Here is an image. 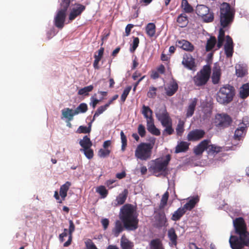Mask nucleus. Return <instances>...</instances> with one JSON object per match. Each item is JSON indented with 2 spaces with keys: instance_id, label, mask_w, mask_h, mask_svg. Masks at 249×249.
Here are the masks:
<instances>
[{
  "instance_id": "nucleus-1",
  "label": "nucleus",
  "mask_w": 249,
  "mask_h": 249,
  "mask_svg": "<svg viewBox=\"0 0 249 249\" xmlns=\"http://www.w3.org/2000/svg\"><path fill=\"white\" fill-rule=\"evenodd\" d=\"M119 217L120 219L114 223L112 233L115 237H118L124 230L133 231L138 228V214L136 208L132 204H125L120 209Z\"/></svg>"
},
{
  "instance_id": "nucleus-2",
  "label": "nucleus",
  "mask_w": 249,
  "mask_h": 249,
  "mask_svg": "<svg viewBox=\"0 0 249 249\" xmlns=\"http://www.w3.org/2000/svg\"><path fill=\"white\" fill-rule=\"evenodd\" d=\"M155 138H152L149 143H140L135 150V157L142 160H147L150 159L151 157L152 149L155 142Z\"/></svg>"
},
{
  "instance_id": "nucleus-3",
  "label": "nucleus",
  "mask_w": 249,
  "mask_h": 249,
  "mask_svg": "<svg viewBox=\"0 0 249 249\" xmlns=\"http://www.w3.org/2000/svg\"><path fill=\"white\" fill-rule=\"evenodd\" d=\"M156 116L161 125L165 127L162 131L164 136L171 135L174 130L172 127V121L165 107H161L156 112Z\"/></svg>"
},
{
  "instance_id": "nucleus-4",
  "label": "nucleus",
  "mask_w": 249,
  "mask_h": 249,
  "mask_svg": "<svg viewBox=\"0 0 249 249\" xmlns=\"http://www.w3.org/2000/svg\"><path fill=\"white\" fill-rule=\"evenodd\" d=\"M235 11L229 3L223 2L220 8V22L221 26L224 28L231 24L234 17Z\"/></svg>"
},
{
  "instance_id": "nucleus-5",
  "label": "nucleus",
  "mask_w": 249,
  "mask_h": 249,
  "mask_svg": "<svg viewBox=\"0 0 249 249\" xmlns=\"http://www.w3.org/2000/svg\"><path fill=\"white\" fill-rule=\"evenodd\" d=\"M234 95V87L230 85H226L221 87L217 92L216 99L219 104L226 105L233 100Z\"/></svg>"
},
{
  "instance_id": "nucleus-6",
  "label": "nucleus",
  "mask_w": 249,
  "mask_h": 249,
  "mask_svg": "<svg viewBox=\"0 0 249 249\" xmlns=\"http://www.w3.org/2000/svg\"><path fill=\"white\" fill-rule=\"evenodd\" d=\"M142 113L146 119V126L148 131L152 134L159 136L160 130L154 124V120L152 117L153 111L148 106L143 105Z\"/></svg>"
},
{
  "instance_id": "nucleus-7",
  "label": "nucleus",
  "mask_w": 249,
  "mask_h": 249,
  "mask_svg": "<svg viewBox=\"0 0 249 249\" xmlns=\"http://www.w3.org/2000/svg\"><path fill=\"white\" fill-rule=\"evenodd\" d=\"M72 0H61L60 2V9L57 13L54 19L55 26L59 28L62 29L64 26V22L66 17V11Z\"/></svg>"
},
{
  "instance_id": "nucleus-8",
  "label": "nucleus",
  "mask_w": 249,
  "mask_h": 249,
  "mask_svg": "<svg viewBox=\"0 0 249 249\" xmlns=\"http://www.w3.org/2000/svg\"><path fill=\"white\" fill-rule=\"evenodd\" d=\"M211 73L210 66L205 65L202 69L193 77V82L196 87H202L205 85L209 81Z\"/></svg>"
},
{
  "instance_id": "nucleus-9",
  "label": "nucleus",
  "mask_w": 249,
  "mask_h": 249,
  "mask_svg": "<svg viewBox=\"0 0 249 249\" xmlns=\"http://www.w3.org/2000/svg\"><path fill=\"white\" fill-rule=\"evenodd\" d=\"M171 159L170 154L166 155L164 158H158L153 161L154 164L151 165L149 170H152L154 173L165 172L167 170V167Z\"/></svg>"
},
{
  "instance_id": "nucleus-10",
  "label": "nucleus",
  "mask_w": 249,
  "mask_h": 249,
  "mask_svg": "<svg viewBox=\"0 0 249 249\" xmlns=\"http://www.w3.org/2000/svg\"><path fill=\"white\" fill-rule=\"evenodd\" d=\"M229 242L232 249H242L245 246H249V237L231 235Z\"/></svg>"
},
{
  "instance_id": "nucleus-11",
  "label": "nucleus",
  "mask_w": 249,
  "mask_h": 249,
  "mask_svg": "<svg viewBox=\"0 0 249 249\" xmlns=\"http://www.w3.org/2000/svg\"><path fill=\"white\" fill-rule=\"evenodd\" d=\"M233 225L235 232L237 234L244 237H249V232L247 231L246 223L243 217H239L233 220Z\"/></svg>"
},
{
  "instance_id": "nucleus-12",
  "label": "nucleus",
  "mask_w": 249,
  "mask_h": 249,
  "mask_svg": "<svg viewBox=\"0 0 249 249\" xmlns=\"http://www.w3.org/2000/svg\"><path fill=\"white\" fill-rule=\"evenodd\" d=\"M249 125V122L247 118H243L242 122L238 124V127L234 132L233 139L236 141L242 140L247 132V127Z\"/></svg>"
},
{
  "instance_id": "nucleus-13",
  "label": "nucleus",
  "mask_w": 249,
  "mask_h": 249,
  "mask_svg": "<svg viewBox=\"0 0 249 249\" xmlns=\"http://www.w3.org/2000/svg\"><path fill=\"white\" fill-rule=\"evenodd\" d=\"M232 122L231 117L227 114H217L215 116V124L219 127H228Z\"/></svg>"
},
{
  "instance_id": "nucleus-14",
  "label": "nucleus",
  "mask_w": 249,
  "mask_h": 249,
  "mask_svg": "<svg viewBox=\"0 0 249 249\" xmlns=\"http://www.w3.org/2000/svg\"><path fill=\"white\" fill-rule=\"evenodd\" d=\"M205 135L204 130L200 129H196L190 131L187 136L189 141H197L203 138Z\"/></svg>"
},
{
  "instance_id": "nucleus-15",
  "label": "nucleus",
  "mask_w": 249,
  "mask_h": 249,
  "mask_svg": "<svg viewBox=\"0 0 249 249\" xmlns=\"http://www.w3.org/2000/svg\"><path fill=\"white\" fill-rule=\"evenodd\" d=\"M182 64L190 70H195L196 67L195 58L191 54L188 53L183 54Z\"/></svg>"
},
{
  "instance_id": "nucleus-16",
  "label": "nucleus",
  "mask_w": 249,
  "mask_h": 249,
  "mask_svg": "<svg viewBox=\"0 0 249 249\" xmlns=\"http://www.w3.org/2000/svg\"><path fill=\"white\" fill-rule=\"evenodd\" d=\"M226 43L224 45L225 53L228 58L231 57L233 53V42L231 37L229 35L226 37Z\"/></svg>"
},
{
  "instance_id": "nucleus-17",
  "label": "nucleus",
  "mask_w": 249,
  "mask_h": 249,
  "mask_svg": "<svg viewBox=\"0 0 249 249\" xmlns=\"http://www.w3.org/2000/svg\"><path fill=\"white\" fill-rule=\"evenodd\" d=\"M211 143V141L208 139L201 141L198 145L194 148L193 152L196 156L201 155L205 150H207L208 144Z\"/></svg>"
},
{
  "instance_id": "nucleus-18",
  "label": "nucleus",
  "mask_w": 249,
  "mask_h": 249,
  "mask_svg": "<svg viewBox=\"0 0 249 249\" xmlns=\"http://www.w3.org/2000/svg\"><path fill=\"white\" fill-rule=\"evenodd\" d=\"M155 226L156 228H160L166 227L168 225L167 220L164 212H160L155 216Z\"/></svg>"
},
{
  "instance_id": "nucleus-19",
  "label": "nucleus",
  "mask_w": 249,
  "mask_h": 249,
  "mask_svg": "<svg viewBox=\"0 0 249 249\" xmlns=\"http://www.w3.org/2000/svg\"><path fill=\"white\" fill-rule=\"evenodd\" d=\"M178 88V84L175 80H174L170 82L167 87L164 88L166 95L168 96H173L177 91Z\"/></svg>"
},
{
  "instance_id": "nucleus-20",
  "label": "nucleus",
  "mask_w": 249,
  "mask_h": 249,
  "mask_svg": "<svg viewBox=\"0 0 249 249\" xmlns=\"http://www.w3.org/2000/svg\"><path fill=\"white\" fill-rule=\"evenodd\" d=\"M85 9V6L81 4H76V8H73L69 15V20H74L77 16L80 15Z\"/></svg>"
},
{
  "instance_id": "nucleus-21",
  "label": "nucleus",
  "mask_w": 249,
  "mask_h": 249,
  "mask_svg": "<svg viewBox=\"0 0 249 249\" xmlns=\"http://www.w3.org/2000/svg\"><path fill=\"white\" fill-rule=\"evenodd\" d=\"M177 45L183 50L191 52H193L195 48L191 42L186 40H178Z\"/></svg>"
},
{
  "instance_id": "nucleus-22",
  "label": "nucleus",
  "mask_w": 249,
  "mask_h": 249,
  "mask_svg": "<svg viewBox=\"0 0 249 249\" xmlns=\"http://www.w3.org/2000/svg\"><path fill=\"white\" fill-rule=\"evenodd\" d=\"M128 194L127 189H125L116 197L115 200V206L123 205L126 199Z\"/></svg>"
},
{
  "instance_id": "nucleus-23",
  "label": "nucleus",
  "mask_w": 249,
  "mask_h": 249,
  "mask_svg": "<svg viewBox=\"0 0 249 249\" xmlns=\"http://www.w3.org/2000/svg\"><path fill=\"white\" fill-rule=\"evenodd\" d=\"M168 236L170 240V242L169 243L170 246H176L177 245L178 236L173 228L169 229L168 231Z\"/></svg>"
},
{
  "instance_id": "nucleus-24",
  "label": "nucleus",
  "mask_w": 249,
  "mask_h": 249,
  "mask_svg": "<svg viewBox=\"0 0 249 249\" xmlns=\"http://www.w3.org/2000/svg\"><path fill=\"white\" fill-rule=\"evenodd\" d=\"M71 183L70 181H67L65 184L61 186L60 188V196L62 200H64L67 196V192L71 186Z\"/></svg>"
},
{
  "instance_id": "nucleus-25",
  "label": "nucleus",
  "mask_w": 249,
  "mask_h": 249,
  "mask_svg": "<svg viewBox=\"0 0 249 249\" xmlns=\"http://www.w3.org/2000/svg\"><path fill=\"white\" fill-rule=\"evenodd\" d=\"M149 245L150 249H164L162 241L160 238L151 240Z\"/></svg>"
},
{
  "instance_id": "nucleus-26",
  "label": "nucleus",
  "mask_w": 249,
  "mask_h": 249,
  "mask_svg": "<svg viewBox=\"0 0 249 249\" xmlns=\"http://www.w3.org/2000/svg\"><path fill=\"white\" fill-rule=\"evenodd\" d=\"M199 198L197 196L194 197L190 199L182 207L186 212L187 210H191L195 207L196 204L198 202Z\"/></svg>"
},
{
  "instance_id": "nucleus-27",
  "label": "nucleus",
  "mask_w": 249,
  "mask_h": 249,
  "mask_svg": "<svg viewBox=\"0 0 249 249\" xmlns=\"http://www.w3.org/2000/svg\"><path fill=\"white\" fill-rule=\"evenodd\" d=\"M104 52V48L103 47L100 48L98 51V54L94 55L95 59L93 62V66L95 69H99V62L103 57Z\"/></svg>"
},
{
  "instance_id": "nucleus-28",
  "label": "nucleus",
  "mask_w": 249,
  "mask_h": 249,
  "mask_svg": "<svg viewBox=\"0 0 249 249\" xmlns=\"http://www.w3.org/2000/svg\"><path fill=\"white\" fill-rule=\"evenodd\" d=\"M177 22L180 27H185L188 23V17L185 13H182L178 16Z\"/></svg>"
},
{
  "instance_id": "nucleus-29",
  "label": "nucleus",
  "mask_w": 249,
  "mask_h": 249,
  "mask_svg": "<svg viewBox=\"0 0 249 249\" xmlns=\"http://www.w3.org/2000/svg\"><path fill=\"white\" fill-rule=\"evenodd\" d=\"M189 143L186 142H180L176 147L175 153H179L187 151L189 149Z\"/></svg>"
},
{
  "instance_id": "nucleus-30",
  "label": "nucleus",
  "mask_w": 249,
  "mask_h": 249,
  "mask_svg": "<svg viewBox=\"0 0 249 249\" xmlns=\"http://www.w3.org/2000/svg\"><path fill=\"white\" fill-rule=\"evenodd\" d=\"M121 247L123 249H132L133 244L124 235L121 239Z\"/></svg>"
},
{
  "instance_id": "nucleus-31",
  "label": "nucleus",
  "mask_w": 249,
  "mask_h": 249,
  "mask_svg": "<svg viewBox=\"0 0 249 249\" xmlns=\"http://www.w3.org/2000/svg\"><path fill=\"white\" fill-rule=\"evenodd\" d=\"M210 9L204 5H199L196 7V13L202 18L206 16L209 12Z\"/></svg>"
},
{
  "instance_id": "nucleus-32",
  "label": "nucleus",
  "mask_w": 249,
  "mask_h": 249,
  "mask_svg": "<svg viewBox=\"0 0 249 249\" xmlns=\"http://www.w3.org/2000/svg\"><path fill=\"white\" fill-rule=\"evenodd\" d=\"M240 97L245 99L249 96V83L243 84L240 89Z\"/></svg>"
},
{
  "instance_id": "nucleus-33",
  "label": "nucleus",
  "mask_w": 249,
  "mask_h": 249,
  "mask_svg": "<svg viewBox=\"0 0 249 249\" xmlns=\"http://www.w3.org/2000/svg\"><path fill=\"white\" fill-rule=\"evenodd\" d=\"M221 77V70L220 68H215L213 70L212 76V82L213 84H218Z\"/></svg>"
},
{
  "instance_id": "nucleus-34",
  "label": "nucleus",
  "mask_w": 249,
  "mask_h": 249,
  "mask_svg": "<svg viewBox=\"0 0 249 249\" xmlns=\"http://www.w3.org/2000/svg\"><path fill=\"white\" fill-rule=\"evenodd\" d=\"M62 114L63 117L67 119L69 121L73 120V116L76 115L74 114V110L69 108H65L62 110Z\"/></svg>"
},
{
  "instance_id": "nucleus-35",
  "label": "nucleus",
  "mask_w": 249,
  "mask_h": 249,
  "mask_svg": "<svg viewBox=\"0 0 249 249\" xmlns=\"http://www.w3.org/2000/svg\"><path fill=\"white\" fill-rule=\"evenodd\" d=\"M146 33L150 37L155 36L156 33V25L154 23H149L145 27Z\"/></svg>"
},
{
  "instance_id": "nucleus-36",
  "label": "nucleus",
  "mask_w": 249,
  "mask_h": 249,
  "mask_svg": "<svg viewBox=\"0 0 249 249\" xmlns=\"http://www.w3.org/2000/svg\"><path fill=\"white\" fill-rule=\"evenodd\" d=\"M79 144L82 147V149L89 148L92 145V142L87 136H85L83 139L80 141Z\"/></svg>"
},
{
  "instance_id": "nucleus-37",
  "label": "nucleus",
  "mask_w": 249,
  "mask_h": 249,
  "mask_svg": "<svg viewBox=\"0 0 249 249\" xmlns=\"http://www.w3.org/2000/svg\"><path fill=\"white\" fill-rule=\"evenodd\" d=\"M185 213L186 212L182 207L179 208L174 213L172 216L171 219L175 221H178Z\"/></svg>"
},
{
  "instance_id": "nucleus-38",
  "label": "nucleus",
  "mask_w": 249,
  "mask_h": 249,
  "mask_svg": "<svg viewBox=\"0 0 249 249\" xmlns=\"http://www.w3.org/2000/svg\"><path fill=\"white\" fill-rule=\"evenodd\" d=\"M222 148L215 144H208L207 151L209 154H217L221 151Z\"/></svg>"
},
{
  "instance_id": "nucleus-39",
  "label": "nucleus",
  "mask_w": 249,
  "mask_h": 249,
  "mask_svg": "<svg viewBox=\"0 0 249 249\" xmlns=\"http://www.w3.org/2000/svg\"><path fill=\"white\" fill-rule=\"evenodd\" d=\"M216 43L215 37L212 36L207 40L206 45V51L209 52L211 51L214 47Z\"/></svg>"
},
{
  "instance_id": "nucleus-40",
  "label": "nucleus",
  "mask_w": 249,
  "mask_h": 249,
  "mask_svg": "<svg viewBox=\"0 0 249 249\" xmlns=\"http://www.w3.org/2000/svg\"><path fill=\"white\" fill-rule=\"evenodd\" d=\"M225 37V31L223 29V28H220L219 30V34L217 37V47L218 49L220 48L223 44V42L224 41Z\"/></svg>"
},
{
  "instance_id": "nucleus-41",
  "label": "nucleus",
  "mask_w": 249,
  "mask_h": 249,
  "mask_svg": "<svg viewBox=\"0 0 249 249\" xmlns=\"http://www.w3.org/2000/svg\"><path fill=\"white\" fill-rule=\"evenodd\" d=\"M88 109L87 105L85 103H81L74 110V114L77 115L79 113H84Z\"/></svg>"
},
{
  "instance_id": "nucleus-42",
  "label": "nucleus",
  "mask_w": 249,
  "mask_h": 249,
  "mask_svg": "<svg viewBox=\"0 0 249 249\" xmlns=\"http://www.w3.org/2000/svg\"><path fill=\"white\" fill-rule=\"evenodd\" d=\"M93 89L92 85H89L80 89L78 91V94L80 95H84L88 96L89 95V92L91 91Z\"/></svg>"
},
{
  "instance_id": "nucleus-43",
  "label": "nucleus",
  "mask_w": 249,
  "mask_h": 249,
  "mask_svg": "<svg viewBox=\"0 0 249 249\" xmlns=\"http://www.w3.org/2000/svg\"><path fill=\"white\" fill-rule=\"evenodd\" d=\"M181 7L186 13H191L193 11V8L188 3L187 0H182Z\"/></svg>"
},
{
  "instance_id": "nucleus-44",
  "label": "nucleus",
  "mask_w": 249,
  "mask_h": 249,
  "mask_svg": "<svg viewBox=\"0 0 249 249\" xmlns=\"http://www.w3.org/2000/svg\"><path fill=\"white\" fill-rule=\"evenodd\" d=\"M80 151L82 152H83L85 156L88 159H91L93 157V150L91 148V147L85 149H80Z\"/></svg>"
},
{
  "instance_id": "nucleus-45",
  "label": "nucleus",
  "mask_w": 249,
  "mask_h": 249,
  "mask_svg": "<svg viewBox=\"0 0 249 249\" xmlns=\"http://www.w3.org/2000/svg\"><path fill=\"white\" fill-rule=\"evenodd\" d=\"M247 73V70L240 65L236 66V74L238 77H243Z\"/></svg>"
},
{
  "instance_id": "nucleus-46",
  "label": "nucleus",
  "mask_w": 249,
  "mask_h": 249,
  "mask_svg": "<svg viewBox=\"0 0 249 249\" xmlns=\"http://www.w3.org/2000/svg\"><path fill=\"white\" fill-rule=\"evenodd\" d=\"M169 194L168 192L166 191L162 196L159 206L160 209L163 208L166 205L169 198Z\"/></svg>"
},
{
  "instance_id": "nucleus-47",
  "label": "nucleus",
  "mask_w": 249,
  "mask_h": 249,
  "mask_svg": "<svg viewBox=\"0 0 249 249\" xmlns=\"http://www.w3.org/2000/svg\"><path fill=\"white\" fill-rule=\"evenodd\" d=\"M91 131V125L89 124V126L80 125L77 129L76 132L77 133H89Z\"/></svg>"
},
{
  "instance_id": "nucleus-48",
  "label": "nucleus",
  "mask_w": 249,
  "mask_h": 249,
  "mask_svg": "<svg viewBox=\"0 0 249 249\" xmlns=\"http://www.w3.org/2000/svg\"><path fill=\"white\" fill-rule=\"evenodd\" d=\"M120 135L122 142L121 150L123 151H124L125 150L127 146V138L123 131H121Z\"/></svg>"
},
{
  "instance_id": "nucleus-49",
  "label": "nucleus",
  "mask_w": 249,
  "mask_h": 249,
  "mask_svg": "<svg viewBox=\"0 0 249 249\" xmlns=\"http://www.w3.org/2000/svg\"><path fill=\"white\" fill-rule=\"evenodd\" d=\"M96 192L98 193L103 198L106 197L108 194L107 190L106 189L104 186L102 185L99 186L97 188Z\"/></svg>"
},
{
  "instance_id": "nucleus-50",
  "label": "nucleus",
  "mask_w": 249,
  "mask_h": 249,
  "mask_svg": "<svg viewBox=\"0 0 249 249\" xmlns=\"http://www.w3.org/2000/svg\"><path fill=\"white\" fill-rule=\"evenodd\" d=\"M133 43L131 45L132 46L130 48V51L131 53H134L135 51L139 46L140 42L139 38L138 37H133Z\"/></svg>"
},
{
  "instance_id": "nucleus-51",
  "label": "nucleus",
  "mask_w": 249,
  "mask_h": 249,
  "mask_svg": "<svg viewBox=\"0 0 249 249\" xmlns=\"http://www.w3.org/2000/svg\"><path fill=\"white\" fill-rule=\"evenodd\" d=\"M131 86H128L124 90L121 96V100L122 102H124L127 96L129 94V93L130 92L131 89Z\"/></svg>"
},
{
  "instance_id": "nucleus-52",
  "label": "nucleus",
  "mask_w": 249,
  "mask_h": 249,
  "mask_svg": "<svg viewBox=\"0 0 249 249\" xmlns=\"http://www.w3.org/2000/svg\"><path fill=\"white\" fill-rule=\"evenodd\" d=\"M110 152V150L107 149H100L98 154L100 158H105L109 155Z\"/></svg>"
},
{
  "instance_id": "nucleus-53",
  "label": "nucleus",
  "mask_w": 249,
  "mask_h": 249,
  "mask_svg": "<svg viewBox=\"0 0 249 249\" xmlns=\"http://www.w3.org/2000/svg\"><path fill=\"white\" fill-rule=\"evenodd\" d=\"M176 130L177 135L178 136H181L184 131V123L183 122H179L177 125Z\"/></svg>"
},
{
  "instance_id": "nucleus-54",
  "label": "nucleus",
  "mask_w": 249,
  "mask_h": 249,
  "mask_svg": "<svg viewBox=\"0 0 249 249\" xmlns=\"http://www.w3.org/2000/svg\"><path fill=\"white\" fill-rule=\"evenodd\" d=\"M85 244L87 249H98L94 243L90 239H87L85 241Z\"/></svg>"
},
{
  "instance_id": "nucleus-55",
  "label": "nucleus",
  "mask_w": 249,
  "mask_h": 249,
  "mask_svg": "<svg viewBox=\"0 0 249 249\" xmlns=\"http://www.w3.org/2000/svg\"><path fill=\"white\" fill-rule=\"evenodd\" d=\"M108 107L107 105L106 104L99 107L94 113V117H98L99 115L103 113Z\"/></svg>"
},
{
  "instance_id": "nucleus-56",
  "label": "nucleus",
  "mask_w": 249,
  "mask_h": 249,
  "mask_svg": "<svg viewBox=\"0 0 249 249\" xmlns=\"http://www.w3.org/2000/svg\"><path fill=\"white\" fill-rule=\"evenodd\" d=\"M157 88L154 87H151L149 90L147 92V96L150 98H154L157 95L156 94Z\"/></svg>"
},
{
  "instance_id": "nucleus-57",
  "label": "nucleus",
  "mask_w": 249,
  "mask_h": 249,
  "mask_svg": "<svg viewBox=\"0 0 249 249\" xmlns=\"http://www.w3.org/2000/svg\"><path fill=\"white\" fill-rule=\"evenodd\" d=\"M138 133L141 137H144L146 135L145 127L142 124H140L138 127Z\"/></svg>"
},
{
  "instance_id": "nucleus-58",
  "label": "nucleus",
  "mask_w": 249,
  "mask_h": 249,
  "mask_svg": "<svg viewBox=\"0 0 249 249\" xmlns=\"http://www.w3.org/2000/svg\"><path fill=\"white\" fill-rule=\"evenodd\" d=\"M204 21L206 22H210L213 21L214 18L213 14L212 12H209L208 14H207L206 16H204V17L202 18Z\"/></svg>"
},
{
  "instance_id": "nucleus-59",
  "label": "nucleus",
  "mask_w": 249,
  "mask_h": 249,
  "mask_svg": "<svg viewBox=\"0 0 249 249\" xmlns=\"http://www.w3.org/2000/svg\"><path fill=\"white\" fill-rule=\"evenodd\" d=\"M69 234L70 235H72V232L75 230V226L71 220H69Z\"/></svg>"
},
{
  "instance_id": "nucleus-60",
  "label": "nucleus",
  "mask_w": 249,
  "mask_h": 249,
  "mask_svg": "<svg viewBox=\"0 0 249 249\" xmlns=\"http://www.w3.org/2000/svg\"><path fill=\"white\" fill-rule=\"evenodd\" d=\"M197 102V99L196 98L194 99H191L190 100V103L189 104V107H192L195 109L196 107V106Z\"/></svg>"
},
{
  "instance_id": "nucleus-61",
  "label": "nucleus",
  "mask_w": 249,
  "mask_h": 249,
  "mask_svg": "<svg viewBox=\"0 0 249 249\" xmlns=\"http://www.w3.org/2000/svg\"><path fill=\"white\" fill-rule=\"evenodd\" d=\"M90 100L91 102L90 103V105L92 106L93 108H94L96 107L97 104L99 103L100 100L96 98H94L93 97H92L90 98Z\"/></svg>"
},
{
  "instance_id": "nucleus-62",
  "label": "nucleus",
  "mask_w": 249,
  "mask_h": 249,
  "mask_svg": "<svg viewBox=\"0 0 249 249\" xmlns=\"http://www.w3.org/2000/svg\"><path fill=\"white\" fill-rule=\"evenodd\" d=\"M195 110V109H194L193 108L190 107L188 106L187 108V111H186V117H191L194 114Z\"/></svg>"
},
{
  "instance_id": "nucleus-63",
  "label": "nucleus",
  "mask_w": 249,
  "mask_h": 249,
  "mask_svg": "<svg viewBox=\"0 0 249 249\" xmlns=\"http://www.w3.org/2000/svg\"><path fill=\"white\" fill-rule=\"evenodd\" d=\"M134 27V25L128 24L125 27V32L126 36H128L130 33L131 30Z\"/></svg>"
},
{
  "instance_id": "nucleus-64",
  "label": "nucleus",
  "mask_w": 249,
  "mask_h": 249,
  "mask_svg": "<svg viewBox=\"0 0 249 249\" xmlns=\"http://www.w3.org/2000/svg\"><path fill=\"white\" fill-rule=\"evenodd\" d=\"M101 223L103 226L104 229L106 230L109 225V220L107 218L103 219L101 221Z\"/></svg>"
}]
</instances>
